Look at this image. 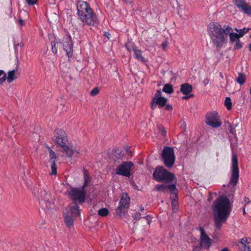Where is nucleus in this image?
I'll return each instance as SVG.
<instances>
[{
  "instance_id": "412c9836",
  "label": "nucleus",
  "mask_w": 251,
  "mask_h": 251,
  "mask_svg": "<svg viewBox=\"0 0 251 251\" xmlns=\"http://www.w3.org/2000/svg\"><path fill=\"white\" fill-rule=\"evenodd\" d=\"M133 51L134 52V57L139 61L143 62L147 61L146 58L142 55V51L141 50L138 49L137 48H132Z\"/></svg>"
},
{
  "instance_id": "052dcab7",
  "label": "nucleus",
  "mask_w": 251,
  "mask_h": 251,
  "mask_svg": "<svg viewBox=\"0 0 251 251\" xmlns=\"http://www.w3.org/2000/svg\"><path fill=\"white\" fill-rule=\"evenodd\" d=\"M249 50L251 51V44H250L249 46Z\"/></svg>"
},
{
  "instance_id": "a878e982",
  "label": "nucleus",
  "mask_w": 251,
  "mask_h": 251,
  "mask_svg": "<svg viewBox=\"0 0 251 251\" xmlns=\"http://www.w3.org/2000/svg\"><path fill=\"white\" fill-rule=\"evenodd\" d=\"M247 3L244 0H235V5L239 8L241 10L243 9L244 6L246 5Z\"/></svg>"
},
{
  "instance_id": "393cba45",
  "label": "nucleus",
  "mask_w": 251,
  "mask_h": 251,
  "mask_svg": "<svg viewBox=\"0 0 251 251\" xmlns=\"http://www.w3.org/2000/svg\"><path fill=\"white\" fill-rule=\"evenodd\" d=\"M162 91L167 94H172L174 92V89L172 84L167 83L164 85Z\"/></svg>"
},
{
  "instance_id": "ea45409f",
  "label": "nucleus",
  "mask_w": 251,
  "mask_h": 251,
  "mask_svg": "<svg viewBox=\"0 0 251 251\" xmlns=\"http://www.w3.org/2000/svg\"><path fill=\"white\" fill-rule=\"evenodd\" d=\"M51 172L50 173V175H56L57 174L56 167L55 166H51Z\"/></svg>"
},
{
  "instance_id": "58836bf2",
  "label": "nucleus",
  "mask_w": 251,
  "mask_h": 251,
  "mask_svg": "<svg viewBox=\"0 0 251 251\" xmlns=\"http://www.w3.org/2000/svg\"><path fill=\"white\" fill-rule=\"evenodd\" d=\"M141 214L140 213L136 212L132 215V217H133L134 220H137L140 219L141 218Z\"/></svg>"
},
{
  "instance_id": "b1692460",
  "label": "nucleus",
  "mask_w": 251,
  "mask_h": 251,
  "mask_svg": "<svg viewBox=\"0 0 251 251\" xmlns=\"http://www.w3.org/2000/svg\"><path fill=\"white\" fill-rule=\"evenodd\" d=\"M228 35H229L230 42L231 43H233L241 38V36H239L238 33L233 32L232 28L230 32L228 33Z\"/></svg>"
},
{
  "instance_id": "4be33fe9",
  "label": "nucleus",
  "mask_w": 251,
  "mask_h": 251,
  "mask_svg": "<svg viewBox=\"0 0 251 251\" xmlns=\"http://www.w3.org/2000/svg\"><path fill=\"white\" fill-rule=\"evenodd\" d=\"M83 176L84 183L82 187V189H84L86 187H87L91 181V177L89 173L87 170L85 169H83Z\"/></svg>"
},
{
  "instance_id": "13d9d810",
  "label": "nucleus",
  "mask_w": 251,
  "mask_h": 251,
  "mask_svg": "<svg viewBox=\"0 0 251 251\" xmlns=\"http://www.w3.org/2000/svg\"><path fill=\"white\" fill-rule=\"evenodd\" d=\"M221 251H229L227 248H225Z\"/></svg>"
},
{
  "instance_id": "cd10ccee",
  "label": "nucleus",
  "mask_w": 251,
  "mask_h": 251,
  "mask_svg": "<svg viewBox=\"0 0 251 251\" xmlns=\"http://www.w3.org/2000/svg\"><path fill=\"white\" fill-rule=\"evenodd\" d=\"M109 213V210L106 208L100 209L98 211V214L101 216L104 217L107 216Z\"/></svg>"
},
{
  "instance_id": "79ce46f5",
  "label": "nucleus",
  "mask_w": 251,
  "mask_h": 251,
  "mask_svg": "<svg viewBox=\"0 0 251 251\" xmlns=\"http://www.w3.org/2000/svg\"><path fill=\"white\" fill-rule=\"evenodd\" d=\"M29 5H33L35 4L38 0H25Z\"/></svg>"
},
{
  "instance_id": "680f3d73",
  "label": "nucleus",
  "mask_w": 251,
  "mask_h": 251,
  "mask_svg": "<svg viewBox=\"0 0 251 251\" xmlns=\"http://www.w3.org/2000/svg\"><path fill=\"white\" fill-rule=\"evenodd\" d=\"M235 30L237 32H238L239 33V29H237V28H235Z\"/></svg>"
},
{
  "instance_id": "a211bd4d",
  "label": "nucleus",
  "mask_w": 251,
  "mask_h": 251,
  "mask_svg": "<svg viewBox=\"0 0 251 251\" xmlns=\"http://www.w3.org/2000/svg\"><path fill=\"white\" fill-rule=\"evenodd\" d=\"M167 100L164 97L153 98L151 102V108L152 110L155 109L156 105L160 107H163L167 103Z\"/></svg>"
},
{
  "instance_id": "4c0bfd02",
  "label": "nucleus",
  "mask_w": 251,
  "mask_h": 251,
  "mask_svg": "<svg viewBox=\"0 0 251 251\" xmlns=\"http://www.w3.org/2000/svg\"><path fill=\"white\" fill-rule=\"evenodd\" d=\"M99 88L98 87H95L91 91L90 94L92 96H95L99 94Z\"/></svg>"
},
{
  "instance_id": "0e129e2a",
  "label": "nucleus",
  "mask_w": 251,
  "mask_h": 251,
  "mask_svg": "<svg viewBox=\"0 0 251 251\" xmlns=\"http://www.w3.org/2000/svg\"><path fill=\"white\" fill-rule=\"evenodd\" d=\"M148 217H149V215H147L145 218H147Z\"/></svg>"
},
{
  "instance_id": "8fccbe9b",
  "label": "nucleus",
  "mask_w": 251,
  "mask_h": 251,
  "mask_svg": "<svg viewBox=\"0 0 251 251\" xmlns=\"http://www.w3.org/2000/svg\"><path fill=\"white\" fill-rule=\"evenodd\" d=\"M244 201H245V205H246L247 204L249 203L250 202V199L248 198H247V197H245Z\"/></svg>"
},
{
  "instance_id": "69168bd1",
  "label": "nucleus",
  "mask_w": 251,
  "mask_h": 251,
  "mask_svg": "<svg viewBox=\"0 0 251 251\" xmlns=\"http://www.w3.org/2000/svg\"><path fill=\"white\" fill-rule=\"evenodd\" d=\"M243 99H245V96H243Z\"/></svg>"
},
{
  "instance_id": "bf43d9fd",
  "label": "nucleus",
  "mask_w": 251,
  "mask_h": 251,
  "mask_svg": "<svg viewBox=\"0 0 251 251\" xmlns=\"http://www.w3.org/2000/svg\"><path fill=\"white\" fill-rule=\"evenodd\" d=\"M246 213L245 212V205H244V207L243 208V214H245Z\"/></svg>"
},
{
  "instance_id": "f8f14e48",
  "label": "nucleus",
  "mask_w": 251,
  "mask_h": 251,
  "mask_svg": "<svg viewBox=\"0 0 251 251\" xmlns=\"http://www.w3.org/2000/svg\"><path fill=\"white\" fill-rule=\"evenodd\" d=\"M205 123L207 125L214 128L218 127L222 124L218 113L215 111L206 114Z\"/></svg>"
},
{
  "instance_id": "338daca9",
  "label": "nucleus",
  "mask_w": 251,
  "mask_h": 251,
  "mask_svg": "<svg viewBox=\"0 0 251 251\" xmlns=\"http://www.w3.org/2000/svg\"><path fill=\"white\" fill-rule=\"evenodd\" d=\"M10 12H12V9H10Z\"/></svg>"
},
{
  "instance_id": "2eb2a0df",
  "label": "nucleus",
  "mask_w": 251,
  "mask_h": 251,
  "mask_svg": "<svg viewBox=\"0 0 251 251\" xmlns=\"http://www.w3.org/2000/svg\"><path fill=\"white\" fill-rule=\"evenodd\" d=\"M77 11L78 16H81L83 14L90 13L92 8L87 2L79 0L77 2Z\"/></svg>"
},
{
  "instance_id": "3c124183",
  "label": "nucleus",
  "mask_w": 251,
  "mask_h": 251,
  "mask_svg": "<svg viewBox=\"0 0 251 251\" xmlns=\"http://www.w3.org/2000/svg\"><path fill=\"white\" fill-rule=\"evenodd\" d=\"M104 35L106 36L108 39L110 38V34L108 32H105Z\"/></svg>"
},
{
  "instance_id": "a18cd8bd",
  "label": "nucleus",
  "mask_w": 251,
  "mask_h": 251,
  "mask_svg": "<svg viewBox=\"0 0 251 251\" xmlns=\"http://www.w3.org/2000/svg\"><path fill=\"white\" fill-rule=\"evenodd\" d=\"M194 97V95L193 94H190V95H187L185 96H184L182 97V99L183 100H188L191 98H193Z\"/></svg>"
},
{
  "instance_id": "5701e85b",
  "label": "nucleus",
  "mask_w": 251,
  "mask_h": 251,
  "mask_svg": "<svg viewBox=\"0 0 251 251\" xmlns=\"http://www.w3.org/2000/svg\"><path fill=\"white\" fill-rule=\"evenodd\" d=\"M246 80V75L245 74L242 73H238V76L236 78V81L240 85H242L244 84Z\"/></svg>"
},
{
  "instance_id": "1a4fd4ad",
  "label": "nucleus",
  "mask_w": 251,
  "mask_h": 251,
  "mask_svg": "<svg viewBox=\"0 0 251 251\" xmlns=\"http://www.w3.org/2000/svg\"><path fill=\"white\" fill-rule=\"evenodd\" d=\"M134 167V165L132 162L125 161L117 166L115 174L129 177L131 175V171Z\"/></svg>"
},
{
  "instance_id": "6ab92c4d",
  "label": "nucleus",
  "mask_w": 251,
  "mask_h": 251,
  "mask_svg": "<svg viewBox=\"0 0 251 251\" xmlns=\"http://www.w3.org/2000/svg\"><path fill=\"white\" fill-rule=\"evenodd\" d=\"M18 64H17L15 69L10 71L7 73V76L6 78L8 83H11L16 78L18 77Z\"/></svg>"
},
{
  "instance_id": "dca6fc26",
  "label": "nucleus",
  "mask_w": 251,
  "mask_h": 251,
  "mask_svg": "<svg viewBox=\"0 0 251 251\" xmlns=\"http://www.w3.org/2000/svg\"><path fill=\"white\" fill-rule=\"evenodd\" d=\"M173 183L172 185H165L164 184L157 185L155 187V189L156 191H161L162 192H166L169 189L171 191V194L176 195L177 194V190L176 187L175 182H173Z\"/></svg>"
},
{
  "instance_id": "39448f33",
  "label": "nucleus",
  "mask_w": 251,
  "mask_h": 251,
  "mask_svg": "<svg viewBox=\"0 0 251 251\" xmlns=\"http://www.w3.org/2000/svg\"><path fill=\"white\" fill-rule=\"evenodd\" d=\"M153 178L158 182H175L176 183V178L174 174L167 171L163 166H158L155 168Z\"/></svg>"
},
{
  "instance_id": "f03ea898",
  "label": "nucleus",
  "mask_w": 251,
  "mask_h": 251,
  "mask_svg": "<svg viewBox=\"0 0 251 251\" xmlns=\"http://www.w3.org/2000/svg\"><path fill=\"white\" fill-rule=\"evenodd\" d=\"M231 30L229 25H224L223 27L218 23H210L208 27L209 35L213 44L217 47H221L227 41V35Z\"/></svg>"
},
{
  "instance_id": "9b49d317",
  "label": "nucleus",
  "mask_w": 251,
  "mask_h": 251,
  "mask_svg": "<svg viewBox=\"0 0 251 251\" xmlns=\"http://www.w3.org/2000/svg\"><path fill=\"white\" fill-rule=\"evenodd\" d=\"M239 178V169L238 165L237 156L235 154H233L232 156V173L229 185L235 186L238 182Z\"/></svg>"
},
{
  "instance_id": "bb28decb",
  "label": "nucleus",
  "mask_w": 251,
  "mask_h": 251,
  "mask_svg": "<svg viewBox=\"0 0 251 251\" xmlns=\"http://www.w3.org/2000/svg\"><path fill=\"white\" fill-rule=\"evenodd\" d=\"M225 105L228 110H230L232 108V102L230 98L226 97L225 100Z\"/></svg>"
},
{
  "instance_id": "5fc2aeb1",
  "label": "nucleus",
  "mask_w": 251,
  "mask_h": 251,
  "mask_svg": "<svg viewBox=\"0 0 251 251\" xmlns=\"http://www.w3.org/2000/svg\"><path fill=\"white\" fill-rule=\"evenodd\" d=\"M203 83H204V85H206L208 83V80L205 79L203 81Z\"/></svg>"
},
{
  "instance_id": "de8ad7c7",
  "label": "nucleus",
  "mask_w": 251,
  "mask_h": 251,
  "mask_svg": "<svg viewBox=\"0 0 251 251\" xmlns=\"http://www.w3.org/2000/svg\"><path fill=\"white\" fill-rule=\"evenodd\" d=\"M18 23L21 26H23L25 24V22H24V20L21 18L19 19Z\"/></svg>"
},
{
  "instance_id": "6e6552de",
  "label": "nucleus",
  "mask_w": 251,
  "mask_h": 251,
  "mask_svg": "<svg viewBox=\"0 0 251 251\" xmlns=\"http://www.w3.org/2000/svg\"><path fill=\"white\" fill-rule=\"evenodd\" d=\"M86 193L84 189L81 188H72L71 190L68 192L69 198L72 200V202H78L79 203H82L85 202Z\"/></svg>"
},
{
  "instance_id": "c756f323",
  "label": "nucleus",
  "mask_w": 251,
  "mask_h": 251,
  "mask_svg": "<svg viewBox=\"0 0 251 251\" xmlns=\"http://www.w3.org/2000/svg\"><path fill=\"white\" fill-rule=\"evenodd\" d=\"M172 206V209L173 211L174 212H176L178 210V202L176 201L175 199L173 200H172L171 201Z\"/></svg>"
},
{
  "instance_id": "f704fd0d",
  "label": "nucleus",
  "mask_w": 251,
  "mask_h": 251,
  "mask_svg": "<svg viewBox=\"0 0 251 251\" xmlns=\"http://www.w3.org/2000/svg\"><path fill=\"white\" fill-rule=\"evenodd\" d=\"M235 42V44L234 47V50H239L242 48L243 44L240 42L239 39L237 40Z\"/></svg>"
},
{
  "instance_id": "c85d7f7f",
  "label": "nucleus",
  "mask_w": 251,
  "mask_h": 251,
  "mask_svg": "<svg viewBox=\"0 0 251 251\" xmlns=\"http://www.w3.org/2000/svg\"><path fill=\"white\" fill-rule=\"evenodd\" d=\"M49 151V157L50 160H55L56 158V155L55 152L49 147H47Z\"/></svg>"
},
{
  "instance_id": "0eeeda50",
  "label": "nucleus",
  "mask_w": 251,
  "mask_h": 251,
  "mask_svg": "<svg viewBox=\"0 0 251 251\" xmlns=\"http://www.w3.org/2000/svg\"><path fill=\"white\" fill-rule=\"evenodd\" d=\"M162 159L164 165L168 168H172L175 163V155L173 148L165 146L162 151Z\"/></svg>"
},
{
  "instance_id": "09e8293b",
  "label": "nucleus",
  "mask_w": 251,
  "mask_h": 251,
  "mask_svg": "<svg viewBox=\"0 0 251 251\" xmlns=\"http://www.w3.org/2000/svg\"><path fill=\"white\" fill-rule=\"evenodd\" d=\"M201 249L202 248H200L198 246H197L194 248L193 251H201Z\"/></svg>"
},
{
  "instance_id": "aec40b11",
  "label": "nucleus",
  "mask_w": 251,
  "mask_h": 251,
  "mask_svg": "<svg viewBox=\"0 0 251 251\" xmlns=\"http://www.w3.org/2000/svg\"><path fill=\"white\" fill-rule=\"evenodd\" d=\"M192 86L189 83H186L181 85L180 91L183 94L187 95L192 91Z\"/></svg>"
},
{
  "instance_id": "603ef678",
  "label": "nucleus",
  "mask_w": 251,
  "mask_h": 251,
  "mask_svg": "<svg viewBox=\"0 0 251 251\" xmlns=\"http://www.w3.org/2000/svg\"><path fill=\"white\" fill-rule=\"evenodd\" d=\"M50 161L51 163V166H55V160H50Z\"/></svg>"
},
{
  "instance_id": "864d4df0",
  "label": "nucleus",
  "mask_w": 251,
  "mask_h": 251,
  "mask_svg": "<svg viewBox=\"0 0 251 251\" xmlns=\"http://www.w3.org/2000/svg\"><path fill=\"white\" fill-rule=\"evenodd\" d=\"M126 47H127V50L129 51H131L132 50H133V48H135V47H131V46H130L129 45H127Z\"/></svg>"
},
{
  "instance_id": "7c9ffc66",
  "label": "nucleus",
  "mask_w": 251,
  "mask_h": 251,
  "mask_svg": "<svg viewBox=\"0 0 251 251\" xmlns=\"http://www.w3.org/2000/svg\"><path fill=\"white\" fill-rule=\"evenodd\" d=\"M242 10L248 15H251V6L248 4H246V5L244 6Z\"/></svg>"
},
{
  "instance_id": "49530a36",
  "label": "nucleus",
  "mask_w": 251,
  "mask_h": 251,
  "mask_svg": "<svg viewBox=\"0 0 251 251\" xmlns=\"http://www.w3.org/2000/svg\"><path fill=\"white\" fill-rule=\"evenodd\" d=\"M173 109L172 105L169 104L165 105V109L167 110H171Z\"/></svg>"
},
{
  "instance_id": "9d476101",
  "label": "nucleus",
  "mask_w": 251,
  "mask_h": 251,
  "mask_svg": "<svg viewBox=\"0 0 251 251\" xmlns=\"http://www.w3.org/2000/svg\"><path fill=\"white\" fill-rule=\"evenodd\" d=\"M130 198L126 193L122 194L119 205L116 209V213L121 218L125 215L126 209L129 206Z\"/></svg>"
},
{
  "instance_id": "6e6d98bb",
  "label": "nucleus",
  "mask_w": 251,
  "mask_h": 251,
  "mask_svg": "<svg viewBox=\"0 0 251 251\" xmlns=\"http://www.w3.org/2000/svg\"><path fill=\"white\" fill-rule=\"evenodd\" d=\"M115 152L117 154H119L120 155L121 153V151L118 149H117L115 150Z\"/></svg>"
},
{
  "instance_id": "c9c22d12",
  "label": "nucleus",
  "mask_w": 251,
  "mask_h": 251,
  "mask_svg": "<svg viewBox=\"0 0 251 251\" xmlns=\"http://www.w3.org/2000/svg\"><path fill=\"white\" fill-rule=\"evenodd\" d=\"M157 127L160 134L163 136H165L166 134V131L164 129V127L161 125L158 126Z\"/></svg>"
},
{
  "instance_id": "4d7b16f0",
  "label": "nucleus",
  "mask_w": 251,
  "mask_h": 251,
  "mask_svg": "<svg viewBox=\"0 0 251 251\" xmlns=\"http://www.w3.org/2000/svg\"><path fill=\"white\" fill-rule=\"evenodd\" d=\"M162 46L163 47V49H165V47L167 46V43H162Z\"/></svg>"
},
{
  "instance_id": "72a5a7b5",
  "label": "nucleus",
  "mask_w": 251,
  "mask_h": 251,
  "mask_svg": "<svg viewBox=\"0 0 251 251\" xmlns=\"http://www.w3.org/2000/svg\"><path fill=\"white\" fill-rule=\"evenodd\" d=\"M56 44L58 46L59 45H62V43H58V42H54V43H51V49H52V51L54 54H56L57 53V48H56Z\"/></svg>"
},
{
  "instance_id": "37998d69",
  "label": "nucleus",
  "mask_w": 251,
  "mask_h": 251,
  "mask_svg": "<svg viewBox=\"0 0 251 251\" xmlns=\"http://www.w3.org/2000/svg\"><path fill=\"white\" fill-rule=\"evenodd\" d=\"M249 251H251V238L249 239V241L246 244V247Z\"/></svg>"
},
{
  "instance_id": "e2e57ef3",
  "label": "nucleus",
  "mask_w": 251,
  "mask_h": 251,
  "mask_svg": "<svg viewBox=\"0 0 251 251\" xmlns=\"http://www.w3.org/2000/svg\"><path fill=\"white\" fill-rule=\"evenodd\" d=\"M141 211L144 210V207H141Z\"/></svg>"
},
{
  "instance_id": "473e14b6",
  "label": "nucleus",
  "mask_w": 251,
  "mask_h": 251,
  "mask_svg": "<svg viewBox=\"0 0 251 251\" xmlns=\"http://www.w3.org/2000/svg\"><path fill=\"white\" fill-rule=\"evenodd\" d=\"M2 75V76L0 77V84H2L6 79V75L3 70H0V76Z\"/></svg>"
},
{
  "instance_id": "e433bc0d",
  "label": "nucleus",
  "mask_w": 251,
  "mask_h": 251,
  "mask_svg": "<svg viewBox=\"0 0 251 251\" xmlns=\"http://www.w3.org/2000/svg\"><path fill=\"white\" fill-rule=\"evenodd\" d=\"M228 126V129L229 130V131L230 133H231L232 135H234V136L235 137V129L232 127L231 124L229 122H227V123Z\"/></svg>"
},
{
  "instance_id": "a19ab883",
  "label": "nucleus",
  "mask_w": 251,
  "mask_h": 251,
  "mask_svg": "<svg viewBox=\"0 0 251 251\" xmlns=\"http://www.w3.org/2000/svg\"><path fill=\"white\" fill-rule=\"evenodd\" d=\"M250 238L245 237L242 239L241 243L244 245L245 247H246V244H247V243H248V242L249 241Z\"/></svg>"
},
{
  "instance_id": "f257e3e1",
  "label": "nucleus",
  "mask_w": 251,
  "mask_h": 251,
  "mask_svg": "<svg viewBox=\"0 0 251 251\" xmlns=\"http://www.w3.org/2000/svg\"><path fill=\"white\" fill-rule=\"evenodd\" d=\"M232 204L226 196H219L214 201L212 210L216 228L220 229L226 222L231 211Z\"/></svg>"
},
{
  "instance_id": "7ed1b4c3",
  "label": "nucleus",
  "mask_w": 251,
  "mask_h": 251,
  "mask_svg": "<svg viewBox=\"0 0 251 251\" xmlns=\"http://www.w3.org/2000/svg\"><path fill=\"white\" fill-rule=\"evenodd\" d=\"M52 140L63 148V151L65 152L67 156L72 157L75 152L76 151L75 150L73 149L72 146H69L66 145L68 139L66 134L63 130L61 129L55 130Z\"/></svg>"
},
{
  "instance_id": "4468645a",
  "label": "nucleus",
  "mask_w": 251,
  "mask_h": 251,
  "mask_svg": "<svg viewBox=\"0 0 251 251\" xmlns=\"http://www.w3.org/2000/svg\"><path fill=\"white\" fill-rule=\"evenodd\" d=\"M90 13H86V14H83L81 16L80 15L78 17L81 21L85 24L94 25L98 23V20L93 9H92Z\"/></svg>"
},
{
  "instance_id": "c03bdc74",
  "label": "nucleus",
  "mask_w": 251,
  "mask_h": 251,
  "mask_svg": "<svg viewBox=\"0 0 251 251\" xmlns=\"http://www.w3.org/2000/svg\"><path fill=\"white\" fill-rule=\"evenodd\" d=\"M161 91L160 90H158L156 91L155 94V97L154 98H160L161 97Z\"/></svg>"
},
{
  "instance_id": "423d86ee",
  "label": "nucleus",
  "mask_w": 251,
  "mask_h": 251,
  "mask_svg": "<svg viewBox=\"0 0 251 251\" xmlns=\"http://www.w3.org/2000/svg\"><path fill=\"white\" fill-rule=\"evenodd\" d=\"M37 197L41 206L44 209H52L54 207V203L50 194L44 189L37 190Z\"/></svg>"
},
{
  "instance_id": "ddd939ff",
  "label": "nucleus",
  "mask_w": 251,
  "mask_h": 251,
  "mask_svg": "<svg viewBox=\"0 0 251 251\" xmlns=\"http://www.w3.org/2000/svg\"><path fill=\"white\" fill-rule=\"evenodd\" d=\"M201 232L200 243L199 247L201 248L208 250L212 245V239L206 234L204 228L202 227H199Z\"/></svg>"
},
{
  "instance_id": "2f4dec72",
  "label": "nucleus",
  "mask_w": 251,
  "mask_h": 251,
  "mask_svg": "<svg viewBox=\"0 0 251 251\" xmlns=\"http://www.w3.org/2000/svg\"><path fill=\"white\" fill-rule=\"evenodd\" d=\"M250 28L244 27L242 29H240L239 30V33H238L239 36L241 37H243L246 33H247Z\"/></svg>"
},
{
  "instance_id": "20e7f679",
  "label": "nucleus",
  "mask_w": 251,
  "mask_h": 251,
  "mask_svg": "<svg viewBox=\"0 0 251 251\" xmlns=\"http://www.w3.org/2000/svg\"><path fill=\"white\" fill-rule=\"evenodd\" d=\"M80 215V209L76 202H71L63 213L64 222L66 226L70 228L74 225L76 218Z\"/></svg>"
},
{
  "instance_id": "f3484780",
  "label": "nucleus",
  "mask_w": 251,
  "mask_h": 251,
  "mask_svg": "<svg viewBox=\"0 0 251 251\" xmlns=\"http://www.w3.org/2000/svg\"><path fill=\"white\" fill-rule=\"evenodd\" d=\"M62 45L64 50L66 51L67 56L71 57L73 55V42L70 36L66 39L65 42Z\"/></svg>"
}]
</instances>
